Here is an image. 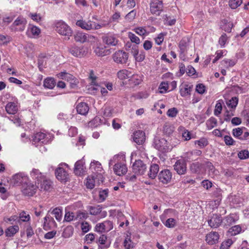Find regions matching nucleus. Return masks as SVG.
I'll return each mask as SVG.
<instances>
[{"instance_id":"f257e3e1","label":"nucleus","mask_w":249,"mask_h":249,"mask_svg":"<svg viewBox=\"0 0 249 249\" xmlns=\"http://www.w3.org/2000/svg\"><path fill=\"white\" fill-rule=\"evenodd\" d=\"M31 178L35 180V185L40 190L48 191L52 187V182L44 174L38 169H33L30 172Z\"/></svg>"},{"instance_id":"f03ea898","label":"nucleus","mask_w":249,"mask_h":249,"mask_svg":"<svg viewBox=\"0 0 249 249\" xmlns=\"http://www.w3.org/2000/svg\"><path fill=\"white\" fill-rule=\"evenodd\" d=\"M55 30L61 36L69 37L72 35V31L71 27L64 21L59 20L54 24Z\"/></svg>"},{"instance_id":"7ed1b4c3","label":"nucleus","mask_w":249,"mask_h":249,"mask_svg":"<svg viewBox=\"0 0 249 249\" xmlns=\"http://www.w3.org/2000/svg\"><path fill=\"white\" fill-rule=\"evenodd\" d=\"M155 147L162 152H167L171 151L172 145L167 140L164 138L156 139L154 141Z\"/></svg>"},{"instance_id":"20e7f679","label":"nucleus","mask_w":249,"mask_h":249,"mask_svg":"<svg viewBox=\"0 0 249 249\" xmlns=\"http://www.w3.org/2000/svg\"><path fill=\"white\" fill-rule=\"evenodd\" d=\"M76 25L86 30L99 29L103 26V25L96 23L95 22L90 20L86 21L83 20H77Z\"/></svg>"},{"instance_id":"39448f33","label":"nucleus","mask_w":249,"mask_h":249,"mask_svg":"<svg viewBox=\"0 0 249 249\" xmlns=\"http://www.w3.org/2000/svg\"><path fill=\"white\" fill-rule=\"evenodd\" d=\"M53 138L52 135L50 134H46L43 132H38L35 134L33 138V142L35 144H47L51 142Z\"/></svg>"},{"instance_id":"423d86ee","label":"nucleus","mask_w":249,"mask_h":249,"mask_svg":"<svg viewBox=\"0 0 249 249\" xmlns=\"http://www.w3.org/2000/svg\"><path fill=\"white\" fill-rule=\"evenodd\" d=\"M89 169L93 173L95 174L94 175L96 176L99 179H100L102 182L103 181L102 175L103 169L100 162L93 160L90 163Z\"/></svg>"},{"instance_id":"0eeeda50","label":"nucleus","mask_w":249,"mask_h":249,"mask_svg":"<svg viewBox=\"0 0 249 249\" xmlns=\"http://www.w3.org/2000/svg\"><path fill=\"white\" fill-rule=\"evenodd\" d=\"M38 186L33 184L31 182H25L21 187L22 193L25 195L29 196H33L36 192Z\"/></svg>"},{"instance_id":"6e6552de","label":"nucleus","mask_w":249,"mask_h":249,"mask_svg":"<svg viewBox=\"0 0 249 249\" xmlns=\"http://www.w3.org/2000/svg\"><path fill=\"white\" fill-rule=\"evenodd\" d=\"M162 0H151L150 3V10L151 13L156 16H159L163 11Z\"/></svg>"},{"instance_id":"1a4fd4ad","label":"nucleus","mask_w":249,"mask_h":249,"mask_svg":"<svg viewBox=\"0 0 249 249\" xmlns=\"http://www.w3.org/2000/svg\"><path fill=\"white\" fill-rule=\"evenodd\" d=\"M58 77L67 80L70 84L71 89H76L78 87L79 81L72 75L65 72H61L58 74Z\"/></svg>"},{"instance_id":"9d476101","label":"nucleus","mask_w":249,"mask_h":249,"mask_svg":"<svg viewBox=\"0 0 249 249\" xmlns=\"http://www.w3.org/2000/svg\"><path fill=\"white\" fill-rule=\"evenodd\" d=\"M112 58L113 61L117 64H125L128 58V53L122 50L115 52L113 54Z\"/></svg>"},{"instance_id":"9b49d317","label":"nucleus","mask_w":249,"mask_h":249,"mask_svg":"<svg viewBox=\"0 0 249 249\" xmlns=\"http://www.w3.org/2000/svg\"><path fill=\"white\" fill-rule=\"evenodd\" d=\"M147 169L146 165L140 160H136L132 165V171L137 175H142Z\"/></svg>"},{"instance_id":"f8f14e48","label":"nucleus","mask_w":249,"mask_h":249,"mask_svg":"<svg viewBox=\"0 0 249 249\" xmlns=\"http://www.w3.org/2000/svg\"><path fill=\"white\" fill-rule=\"evenodd\" d=\"M63 166H68V165L65 163L60 164L55 170V174L58 180L65 182L68 178L69 175L65 169L63 168Z\"/></svg>"},{"instance_id":"ddd939ff","label":"nucleus","mask_w":249,"mask_h":249,"mask_svg":"<svg viewBox=\"0 0 249 249\" xmlns=\"http://www.w3.org/2000/svg\"><path fill=\"white\" fill-rule=\"evenodd\" d=\"M69 52L74 56L81 58L87 54L88 49L84 46H73L69 49Z\"/></svg>"},{"instance_id":"4468645a","label":"nucleus","mask_w":249,"mask_h":249,"mask_svg":"<svg viewBox=\"0 0 249 249\" xmlns=\"http://www.w3.org/2000/svg\"><path fill=\"white\" fill-rule=\"evenodd\" d=\"M113 228V223L109 220L98 223L95 227L96 231L99 232H107Z\"/></svg>"},{"instance_id":"2eb2a0df","label":"nucleus","mask_w":249,"mask_h":249,"mask_svg":"<svg viewBox=\"0 0 249 249\" xmlns=\"http://www.w3.org/2000/svg\"><path fill=\"white\" fill-rule=\"evenodd\" d=\"M172 174L170 170L165 169L160 172L158 175V179L160 182L163 184H167L172 178Z\"/></svg>"},{"instance_id":"dca6fc26","label":"nucleus","mask_w":249,"mask_h":249,"mask_svg":"<svg viewBox=\"0 0 249 249\" xmlns=\"http://www.w3.org/2000/svg\"><path fill=\"white\" fill-rule=\"evenodd\" d=\"M57 227V224L52 217L48 213L44 218L43 229L48 231L51 229L55 228Z\"/></svg>"},{"instance_id":"f3484780","label":"nucleus","mask_w":249,"mask_h":249,"mask_svg":"<svg viewBox=\"0 0 249 249\" xmlns=\"http://www.w3.org/2000/svg\"><path fill=\"white\" fill-rule=\"evenodd\" d=\"M174 170L179 175L184 174L187 170L186 163L184 160H178L174 165Z\"/></svg>"},{"instance_id":"a211bd4d","label":"nucleus","mask_w":249,"mask_h":249,"mask_svg":"<svg viewBox=\"0 0 249 249\" xmlns=\"http://www.w3.org/2000/svg\"><path fill=\"white\" fill-rule=\"evenodd\" d=\"M28 179V177L24 173H19L13 176L12 182L14 185H22Z\"/></svg>"},{"instance_id":"6ab92c4d","label":"nucleus","mask_w":249,"mask_h":249,"mask_svg":"<svg viewBox=\"0 0 249 249\" xmlns=\"http://www.w3.org/2000/svg\"><path fill=\"white\" fill-rule=\"evenodd\" d=\"M86 172L85 162L83 159L77 161L74 165V172L77 176H82Z\"/></svg>"},{"instance_id":"aec40b11","label":"nucleus","mask_w":249,"mask_h":249,"mask_svg":"<svg viewBox=\"0 0 249 249\" xmlns=\"http://www.w3.org/2000/svg\"><path fill=\"white\" fill-rule=\"evenodd\" d=\"M219 235L218 232L212 231L206 235V242L210 245H213L218 243Z\"/></svg>"},{"instance_id":"412c9836","label":"nucleus","mask_w":249,"mask_h":249,"mask_svg":"<svg viewBox=\"0 0 249 249\" xmlns=\"http://www.w3.org/2000/svg\"><path fill=\"white\" fill-rule=\"evenodd\" d=\"M222 217L217 214H213L211 218L208 220L209 225L212 228L218 227L222 222Z\"/></svg>"},{"instance_id":"4be33fe9","label":"nucleus","mask_w":249,"mask_h":249,"mask_svg":"<svg viewBox=\"0 0 249 249\" xmlns=\"http://www.w3.org/2000/svg\"><path fill=\"white\" fill-rule=\"evenodd\" d=\"M133 139L138 144H142L145 141V133L142 130H138L134 133Z\"/></svg>"},{"instance_id":"5701e85b","label":"nucleus","mask_w":249,"mask_h":249,"mask_svg":"<svg viewBox=\"0 0 249 249\" xmlns=\"http://www.w3.org/2000/svg\"><path fill=\"white\" fill-rule=\"evenodd\" d=\"M95 53L99 56H103L109 53V51L106 49V46L101 44H98L94 49Z\"/></svg>"},{"instance_id":"b1692460","label":"nucleus","mask_w":249,"mask_h":249,"mask_svg":"<svg viewBox=\"0 0 249 249\" xmlns=\"http://www.w3.org/2000/svg\"><path fill=\"white\" fill-rule=\"evenodd\" d=\"M113 170L116 175L121 176L126 173L127 168L125 164L117 163L114 165Z\"/></svg>"},{"instance_id":"393cba45","label":"nucleus","mask_w":249,"mask_h":249,"mask_svg":"<svg viewBox=\"0 0 249 249\" xmlns=\"http://www.w3.org/2000/svg\"><path fill=\"white\" fill-rule=\"evenodd\" d=\"M103 40L106 44L110 46H116L118 42V40L115 35L111 34L107 35L103 37Z\"/></svg>"},{"instance_id":"a878e982","label":"nucleus","mask_w":249,"mask_h":249,"mask_svg":"<svg viewBox=\"0 0 249 249\" xmlns=\"http://www.w3.org/2000/svg\"><path fill=\"white\" fill-rule=\"evenodd\" d=\"M5 110L9 114H15L18 110L17 102L15 101L8 102L5 106Z\"/></svg>"},{"instance_id":"bb28decb","label":"nucleus","mask_w":249,"mask_h":249,"mask_svg":"<svg viewBox=\"0 0 249 249\" xmlns=\"http://www.w3.org/2000/svg\"><path fill=\"white\" fill-rule=\"evenodd\" d=\"M89 35L81 32H78L74 35V39L76 42L84 43L89 40V37H92Z\"/></svg>"},{"instance_id":"cd10ccee","label":"nucleus","mask_w":249,"mask_h":249,"mask_svg":"<svg viewBox=\"0 0 249 249\" xmlns=\"http://www.w3.org/2000/svg\"><path fill=\"white\" fill-rule=\"evenodd\" d=\"M193 89V85L187 84H183L180 86L179 92L182 97H186L191 94V91Z\"/></svg>"},{"instance_id":"c85d7f7f","label":"nucleus","mask_w":249,"mask_h":249,"mask_svg":"<svg viewBox=\"0 0 249 249\" xmlns=\"http://www.w3.org/2000/svg\"><path fill=\"white\" fill-rule=\"evenodd\" d=\"M77 112L78 114L86 115L89 110V107L86 103L81 102L76 107Z\"/></svg>"},{"instance_id":"c756f323","label":"nucleus","mask_w":249,"mask_h":249,"mask_svg":"<svg viewBox=\"0 0 249 249\" xmlns=\"http://www.w3.org/2000/svg\"><path fill=\"white\" fill-rule=\"evenodd\" d=\"M27 23L26 20L22 17L18 18L13 23V25L15 27H18L17 29L23 31L25 29V25Z\"/></svg>"},{"instance_id":"7c9ffc66","label":"nucleus","mask_w":249,"mask_h":249,"mask_svg":"<svg viewBox=\"0 0 249 249\" xmlns=\"http://www.w3.org/2000/svg\"><path fill=\"white\" fill-rule=\"evenodd\" d=\"M159 171V166L157 164L153 163L151 164L148 173V177L151 179H154L157 176Z\"/></svg>"},{"instance_id":"2f4dec72","label":"nucleus","mask_w":249,"mask_h":249,"mask_svg":"<svg viewBox=\"0 0 249 249\" xmlns=\"http://www.w3.org/2000/svg\"><path fill=\"white\" fill-rule=\"evenodd\" d=\"M239 219L238 216L235 213H231L225 219V224L227 226L230 225L235 223Z\"/></svg>"},{"instance_id":"473e14b6","label":"nucleus","mask_w":249,"mask_h":249,"mask_svg":"<svg viewBox=\"0 0 249 249\" xmlns=\"http://www.w3.org/2000/svg\"><path fill=\"white\" fill-rule=\"evenodd\" d=\"M19 228L18 225H14L8 227L5 231L6 236H13L18 231Z\"/></svg>"},{"instance_id":"72a5a7b5","label":"nucleus","mask_w":249,"mask_h":249,"mask_svg":"<svg viewBox=\"0 0 249 249\" xmlns=\"http://www.w3.org/2000/svg\"><path fill=\"white\" fill-rule=\"evenodd\" d=\"M117 76L120 80H124L129 78L131 76V72L127 70L124 69L117 72Z\"/></svg>"},{"instance_id":"f704fd0d","label":"nucleus","mask_w":249,"mask_h":249,"mask_svg":"<svg viewBox=\"0 0 249 249\" xmlns=\"http://www.w3.org/2000/svg\"><path fill=\"white\" fill-rule=\"evenodd\" d=\"M98 177L95 175L89 176L87 178V181L86 183V187L89 189H93L95 186L96 179Z\"/></svg>"},{"instance_id":"c9c22d12","label":"nucleus","mask_w":249,"mask_h":249,"mask_svg":"<svg viewBox=\"0 0 249 249\" xmlns=\"http://www.w3.org/2000/svg\"><path fill=\"white\" fill-rule=\"evenodd\" d=\"M55 84L56 82L53 78L48 77L44 80L43 86L45 88L53 89L54 87Z\"/></svg>"},{"instance_id":"e433bc0d","label":"nucleus","mask_w":249,"mask_h":249,"mask_svg":"<svg viewBox=\"0 0 249 249\" xmlns=\"http://www.w3.org/2000/svg\"><path fill=\"white\" fill-rule=\"evenodd\" d=\"M129 79V84L133 86H137L141 83L142 81V77L139 75H131Z\"/></svg>"},{"instance_id":"4c0bfd02","label":"nucleus","mask_w":249,"mask_h":249,"mask_svg":"<svg viewBox=\"0 0 249 249\" xmlns=\"http://www.w3.org/2000/svg\"><path fill=\"white\" fill-rule=\"evenodd\" d=\"M238 103V99L236 97H233L227 102L228 109H233L235 110Z\"/></svg>"},{"instance_id":"58836bf2","label":"nucleus","mask_w":249,"mask_h":249,"mask_svg":"<svg viewBox=\"0 0 249 249\" xmlns=\"http://www.w3.org/2000/svg\"><path fill=\"white\" fill-rule=\"evenodd\" d=\"M40 33V29L36 26H31L28 30L29 36L32 37L38 36Z\"/></svg>"},{"instance_id":"ea45409f","label":"nucleus","mask_w":249,"mask_h":249,"mask_svg":"<svg viewBox=\"0 0 249 249\" xmlns=\"http://www.w3.org/2000/svg\"><path fill=\"white\" fill-rule=\"evenodd\" d=\"M48 213L54 215L56 220L60 221L62 217V210L59 208H54L52 212L49 211Z\"/></svg>"},{"instance_id":"a19ab883","label":"nucleus","mask_w":249,"mask_h":249,"mask_svg":"<svg viewBox=\"0 0 249 249\" xmlns=\"http://www.w3.org/2000/svg\"><path fill=\"white\" fill-rule=\"evenodd\" d=\"M217 123V120L215 118L211 117L206 122L207 129L208 130H211L216 126Z\"/></svg>"},{"instance_id":"79ce46f5","label":"nucleus","mask_w":249,"mask_h":249,"mask_svg":"<svg viewBox=\"0 0 249 249\" xmlns=\"http://www.w3.org/2000/svg\"><path fill=\"white\" fill-rule=\"evenodd\" d=\"M235 115V110L233 109H227L224 114V120L226 122L231 121V118Z\"/></svg>"},{"instance_id":"37998d69","label":"nucleus","mask_w":249,"mask_h":249,"mask_svg":"<svg viewBox=\"0 0 249 249\" xmlns=\"http://www.w3.org/2000/svg\"><path fill=\"white\" fill-rule=\"evenodd\" d=\"M73 233V228L72 226H68L65 228L63 233L62 236L65 238H69L72 235Z\"/></svg>"},{"instance_id":"c03bdc74","label":"nucleus","mask_w":249,"mask_h":249,"mask_svg":"<svg viewBox=\"0 0 249 249\" xmlns=\"http://www.w3.org/2000/svg\"><path fill=\"white\" fill-rule=\"evenodd\" d=\"M107 239V236L105 235H102L100 236L98 239V242L100 244L99 247L101 249H106L109 247V245H106Z\"/></svg>"},{"instance_id":"a18cd8bd","label":"nucleus","mask_w":249,"mask_h":249,"mask_svg":"<svg viewBox=\"0 0 249 249\" xmlns=\"http://www.w3.org/2000/svg\"><path fill=\"white\" fill-rule=\"evenodd\" d=\"M102 208L100 205L90 206L89 207V213L91 215H97L101 212Z\"/></svg>"},{"instance_id":"49530a36","label":"nucleus","mask_w":249,"mask_h":249,"mask_svg":"<svg viewBox=\"0 0 249 249\" xmlns=\"http://www.w3.org/2000/svg\"><path fill=\"white\" fill-rule=\"evenodd\" d=\"M223 101L219 100L216 102L214 110V114L215 116H218L221 113L222 110Z\"/></svg>"},{"instance_id":"de8ad7c7","label":"nucleus","mask_w":249,"mask_h":249,"mask_svg":"<svg viewBox=\"0 0 249 249\" xmlns=\"http://www.w3.org/2000/svg\"><path fill=\"white\" fill-rule=\"evenodd\" d=\"M242 230L241 227L239 225H235L231 228L228 232L231 235H235L239 234Z\"/></svg>"},{"instance_id":"09e8293b","label":"nucleus","mask_w":249,"mask_h":249,"mask_svg":"<svg viewBox=\"0 0 249 249\" xmlns=\"http://www.w3.org/2000/svg\"><path fill=\"white\" fill-rule=\"evenodd\" d=\"M64 220L66 222H71L73 220H76V214L73 212H66L64 216Z\"/></svg>"},{"instance_id":"8fccbe9b","label":"nucleus","mask_w":249,"mask_h":249,"mask_svg":"<svg viewBox=\"0 0 249 249\" xmlns=\"http://www.w3.org/2000/svg\"><path fill=\"white\" fill-rule=\"evenodd\" d=\"M227 51L225 50H218L215 53V57L213 60V63H215L219 59L225 56L227 54Z\"/></svg>"},{"instance_id":"3c124183","label":"nucleus","mask_w":249,"mask_h":249,"mask_svg":"<svg viewBox=\"0 0 249 249\" xmlns=\"http://www.w3.org/2000/svg\"><path fill=\"white\" fill-rule=\"evenodd\" d=\"M243 2V0H229V5L232 9H236Z\"/></svg>"},{"instance_id":"603ef678","label":"nucleus","mask_w":249,"mask_h":249,"mask_svg":"<svg viewBox=\"0 0 249 249\" xmlns=\"http://www.w3.org/2000/svg\"><path fill=\"white\" fill-rule=\"evenodd\" d=\"M76 220L86 219L88 217V213L86 211L79 210L76 213Z\"/></svg>"},{"instance_id":"864d4df0","label":"nucleus","mask_w":249,"mask_h":249,"mask_svg":"<svg viewBox=\"0 0 249 249\" xmlns=\"http://www.w3.org/2000/svg\"><path fill=\"white\" fill-rule=\"evenodd\" d=\"M223 65L227 68L232 67L237 63L236 59H225L222 61Z\"/></svg>"},{"instance_id":"5fc2aeb1","label":"nucleus","mask_w":249,"mask_h":249,"mask_svg":"<svg viewBox=\"0 0 249 249\" xmlns=\"http://www.w3.org/2000/svg\"><path fill=\"white\" fill-rule=\"evenodd\" d=\"M243 130H246V128L238 127L233 129L232 133L234 137L240 140V138L241 137V136L242 134Z\"/></svg>"},{"instance_id":"6e6d98bb","label":"nucleus","mask_w":249,"mask_h":249,"mask_svg":"<svg viewBox=\"0 0 249 249\" xmlns=\"http://www.w3.org/2000/svg\"><path fill=\"white\" fill-rule=\"evenodd\" d=\"M233 243V241L231 239H228L224 240L221 244L220 249H229L231 245Z\"/></svg>"},{"instance_id":"4d7b16f0","label":"nucleus","mask_w":249,"mask_h":249,"mask_svg":"<svg viewBox=\"0 0 249 249\" xmlns=\"http://www.w3.org/2000/svg\"><path fill=\"white\" fill-rule=\"evenodd\" d=\"M28 16L34 21L39 22L42 20V17L39 14L36 13H29Z\"/></svg>"},{"instance_id":"13d9d810","label":"nucleus","mask_w":249,"mask_h":249,"mask_svg":"<svg viewBox=\"0 0 249 249\" xmlns=\"http://www.w3.org/2000/svg\"><path fill=\"white\" fill-rule=\"evenodd\" d=\"M184 160L186 161L190 162L195 160L196 158L194 157L192 151L187 152L183 155Z\"/></svg>"},{"instance_id":"bf43d9fd","label":"nucleus","mask_w":249,"mask_h":249,"mask_svg":"<svg viewBox=\"0 0 249 249\" xmlns=\"http://www.w3.org/2000/svg\"><path fill=\"white\" fill-rule=\"evenodd\" d=\"M195 144H197L200 148H203L208 144V142L206 138H202L199 140L196 141Z\"/></svg>"},{"instance_id":"052dcab7","label":"nucleus","mask_w":249,"mask_h":249,"mask_svg":"<svg viewBox=\"0 0 249 249\" xmlns=\"http://www.w3.org/2000/svg\"><path fill=\"white\" fill-rule=\"evenodd\" d=\"M196 91L200 94H203L206 91V87L203 84H198L196 85Z\"/></svg>"},{"instance_id":"680f3d73","label":"nucleus","mask_w":249,"mask_h":249,"mask_svg":"<svg viewBox=\"0 0 249 249\" xmlns=\"http://www.w3.org/2000/svg\"><path fill=\"white\" fill-rule=\"evenodd\" d=\"M128 36L132 42L135 43L136 44H139L140 43V38L131 32H128Z\"/></svg>"},{"instance_id":"e2e57ef3","label":"nucleus","mask_w":249,"mask_h":249,"mask_svg":"<svg viewBox=\"0 0 249 249\" xmlns=\"http://www.w3.org/2000/svg\"><path fill=\"white\" fill-rule=\"evenodd\" d=\"M136 15V11L133 10L129 12L125 16V19L129 22H131L135 18Z\"/></svg>"},{"instance_id":"0e129e2a","label":"nucleus","mask_w":249,"mask_h":249,"mask_svg":"<svg viewBox=\"0 0 249 249\" xmlns=\"http://www.w3.org/2000/svg\"><path fill=\"white\" fill-rule=\"evenodd\" d=\"M20 219L23 222H28L30 220V216L24 211L21 212L19 214Z\"/></svg>"},{"instance_id":"69168bd1","label":"nucleus","mask_w":249,"mask_h":249,"mask_svg":"<svg viewBox=\"0 0 249 249\" xmlns=\"http://www.w3.org/2000/svg\"><path fill=\"white\" fill-rule=\"evenodd\" d=\"M227 41V36L226 34L223 33L221 36L220 37L218 43L220 45L221 48H224L225 47V45Z\"/></svg>"},{"instance_id":"338daca9","label":"nucleus","mask_w":249,"mask_h":249,"mask_svg":"<svg viewBox=\"0 0 249 249\" xmlns=\"http://www.w3.org/2000/svg\"><path fill=\"white\" fill-rule=\"evenodd\" d=\"M160 90L159 92L160 93H163L167 92L168 89V84L167 82H162L159 88Z\"/></svg>"},{"instance_id":"774afa93","label":"nucleus","mask_w":249,"mask_h":249,"mask_svg":"<svg viewBox=\"0 0 249 249\" xmlns=\"http://www.w3.org/2000/svg\"><path fill=\"white\" fill-rule=\"evenodd\" d=\"M249 152L247 150H244L238 153V157L241 160L246 159L249 158Z\"/></svg>"}]
</instances>
